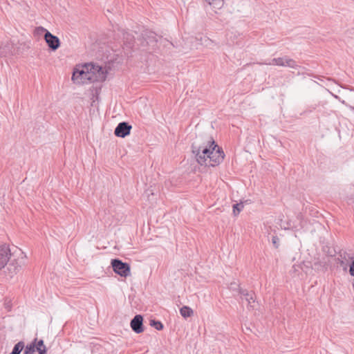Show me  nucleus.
I'll return each mask as SVG.
<instances>
[{"label": "nucleus", "mask_w": 354, "mask_h": 354, "mask_svg": "<svg viewBox=\"0 0 354 354\" xmlns=\"http://www.w3.org/2000/svg\"><path fill=\"white\" fill-rule=\"evenodd\" d=\"M200 148H196V145H192V152L195 156V158L201 165L215 167L223 162L224 159V152L222 148L216 144L212 139L208 142L207 145L203 149V156L200 155Z\"/></svg>", "instance_id": "obj_1"}, {"label": "nucleus", "mask_w": 354, "mask_h": 354, "mask_svg": "<svg viewBox=\"0 0 354 354\" xmlns=\"http://www.w3.org/2000/svg\"><path fill=\"white\" fill-rule=\"evenodd\" d=\"M88 64L82 66L80 68H75L73 75L72 80L76 84H87L93 82V78L92 77V72L89 71Z\"/></svg>", "instance_id": "obj_2"}, {"label": "nucleus", "mask_w": 354, "mask_h": 354, "mask_svg": "<svg viewBox=\"0 0 354 354\" xmlns=\"http://www.w3.org/2000/svg\"><path fill=\"white\" fill-rule=\"evenodd\" d=\"M142 42L141 45L142 46H148L149 50H155L157 47V35L149 30H145L142 32Z\"/></svg>", "instance_id": "obj_3"}, {"label": "nucleus", "mask_w": 354, "mask_h": 354, "mask_svg": "<svg viewBox=\"0 0 354 354\" xmlns=\"http://www.w3.org/2000/svg\"><path fill=\"white\" fill-rule=\"evenodd\" d=\"M111 266L113 271L118 275L127 277L131 274V268L129 263L123 262L119 259H114L111 260Z\"/></svg>", "instance_id": "obj_4"}, {"label": "nucleus", "mask_w": 354, "mask_h": 354, "mask_svg": "<svg viewBox=\"0 0 354 354\" xmlns=\"http://www.w3.org/2000/svg\"><path fill=\"white\" fill-rule=\"evenodd\" d=\"M88 66L89 67V70H97L95 73L92 72V77L93 78V82H103L106 78V71L104 69L98 65H95L93 64H88Z\"/></svg>", "instance_id": "obj_5"}, {"label": "nucleus", "mask_w": 354, "mask_h": 354, "mask_svg": "<svg viewBox=\"0 0 354 354\" xmlns=\"http://www.w3.org/2000/svg\"><path fill=\"white\" fill-rule=\"evenodd\" d=\"M44 40L46 42L48 48L53 50L55 51L60 46V40L59 39L50 33L49 31H46V33L44 35Z\"/></svg>", "instance_id": "obj_6"}, {"label": "nucleus", "mask_w": 354, "mask_h": 354, "mask_svg": "<svg viewBox=\"0 0 354 354\" xmlns=\"http://www.w3.org/2000/svg\"><path fill=\"white\" fill-rule=\"evenodd\" d=\"M132 127L126 122H120L115 127L114 133L117 137L125 138L131 133Z\"/></svg>", "instance_id": "obj_7"}, {"label": "nucleus", "mask_w": 354, "mask_h": 354, "mask_svg": "<svg viewBox=\"0 0 354 354\" xmlns=\"http://www.w3.org/2000/svg\"><path fill=\"white\" fill-rule=\"evenodd\" d=\"M237 293L243 297L248 303V308H254V304L255 303L256 296L253 291H248L246 289H243L241 287H238Z\"/></svg>", "instance_id": "obj_8"}, {"label": "nucleus", "mask_w": 354, "mask_h": 354, "mask_svg": "<svg viewBox=\"0 0 354 354\" xmlns=\"http://www.w3.org/2000/svg\"><path fill=\"white\" fill-rule=\"evenodd\" d=\"M10 255L9 246L6 244L0 245V270L7 264Z\"/></svg>", "instance_id": "obj_9"}, {"label": "nucleus", "mask_w": 354, "mask_h": 354, "mask_svg": "<svg viewBox=\"0 0 354 354\" xmlns=\"http://www.w3.org/2000/svg\"><path fill=\"white\" fill-rule=\"evenodd\" d=\"M132 330L136 333H141L144 331L143 326V317L141 315H136L131 321L130 323Z\"/></svg>", "instance_id": "obj_10"}, {"label": "nucleus", "mask_w": 354, "mask_h": 354, "mask_svg": "<svg viewBox=\"0 0 354 354\" xmlns=\"http://www.w3.org/2000/svg\"><path fill=\"white\" fill-rule=\"evenodd\" d=\"M122 35L124 41L127 45L129 46V48H131L134 41V37L131 33L124 30H122Z\"/></svg>", "instance_id": "obj_11"}, {"label": "nucleus", "mask_w": 354, "mask_h": 354, "mask_svg": "<svg viewBox=\"0 0 354 354\" xmlns=\"http://www.w3.org/2000/svg\"><path fill=\"white\" fill-rule=\"evenodd\" d=\"M328 263L326 261L318 260L313 263V268L317 271H325L327 270Z\"/></svg>", "instance_id": "obj_12"}, {"label": "nucleus", "mask_w": 354, "mask_h": 354, "mask_svg": "<svg viewBox=\"0 0 354 354\" xmlns=\"http://www.w3.org/2000/svg\"><path fill=\"white\" fill-rule=\"evenodd\" d=\"M180 313L184 318H188L193 315L194 312L190 307L187 306H183L180 308Z\"/></svg>", "instance_id": "obj_13"}, {"label": "nucleus", "mask_w": 354, "mask_h": 354, "mask_svg": "<svg viewBox=\"0 0 354 354\" xmlns=\"http://www.w3.org/2000/svg\"><path fill=\"white\" fill-rule=\"evenodd\" d=\"M287 57H288V56H284V57H278V58H274L272 59V62H270L268 64H274V65L280 66H286V60H285V59H287Z\"/></svg>", "instance_id": "obj_14"}, {"label": "nucleus", "mask_w": 354, "mask_h": 354, "mask_svg": "<svg viewBox=\"0 0 354 354\" xmlns=\"http://www.w3.org/2000/svg\"><path fill=\"white\" fill-rule=\"evenodd\" d=\"M36 342H37V339H35L34 341L31 344H28L25 348L24 354H34L35 351H37L36 347H35Z\"/></svg>", "instance_id": "obj_15"}, {"label": "nucleus", "mask_w": 354, "mask_h": 354, "mask_svg": "<svg viewBox=\"0 0 354 354\" xmlns=\"http://www.w3.org/2000/svg\"><path fill=\"white\" fill-rule=\"evenodd\" d=\"M24 342L22 341H20L15 345L12 352L10 354H20V353L24 349Z\"/></svg>", "instance_id": "obj_16"}, {"label": "nucleus", "mask_w": 354, "mask_h": 354, "mask_svg": "<svg viewBox=\"0 0 354 354\" xmlns=\"http://www.w3.org/2000/svg\"><path fill=\"white\" fill-rule=\"evenodd\" d=\"M150 325L158 330H162L164 327L161 322L155 319L150 320Z\"/></svg>", "instance_id": "obj_17"}, {"label": "nucleus", "mask_w": 354, "mask_h": 354, "mask_svg": "<svg viewBox=\"0 0 354 354\" xmlns=\"http://www.w3.org/2000/svg\"><path fill=\"white\" fill-rule=\"evenodd\" d=\"M286 66L290 67L291 68H297L299 65H297L296 61L294 59L290 58L289 57H287V59H286Z\"/></svg>", "instance_id": "obj_18"}, {"label": "nucleus", "mask_w": 354, "mask_h": 354, "mask_svg": "<svg viewBox=\"0 0 354 354\" xmlns=\"http://www.w3.org/2000/svg\"><path fill=\"white\" fill-rule=\"evenodd\" d=\"M233 214L234 216L238 215L243 208V203H236L233 205Z\"/></svg>", "instance_id": "obj_19"}, {"label": "nucleus", "mask_w": 354, "mask_h": 354, "mask_svg": "<svg viewBox=\"0 0 354 354\" xmlns=\"http://www.w3.org/2000/svg\"><path fill=\"white\" fill-rule=\"evenodd\" d=\"M272 243L275 248H278L279 246V239L277 236H273Z\"/></svg>", "instance_id": "obj_20"}, {"label": "nucleus", "mask_w": 354, "mask_h": 354, "mask_svg": "<svg viewBox=\"0 0 354 354\" xmlns=\"http://www.w3.org/2000/svg\"><path fill=\"white\" fill-rule=\"evenodd\" d=\"M35 345H36L35 347H36L37 351L39 350V348H44V346H46L44 345L43 339H39V341L37 340V342H35Z\"/></svg>", "instance_id": "obj_21"}, {"label": "nucleus", "mask_w": 354, "mask_h": 354, "mask_svg": "<svg viewBox=\"0 0 354 354\" xmlns=\"http://www.w3.org/2000/svg\"><path fill=\"white\" fill-rule=\"evenodd\" d=\"M352 262L350 265L349 273L352 277H354V257L351 258Z\"/></svg>", "instance_id": "obj_22"}, {"label": "nucleus", "mask_w": 354, "mask_h": 354, "mask_svg": "<svg viewBox=\"0 0 354 354\" xmlns=\"http://www.w3.org/2000/svg\"><path fill=\"white\" fill-rule=\"evenodd\" d=\"M35 31L37 34H41V33L45 34V33H46V31H48V30L42 26H39V27L36 28Z\"/></svg>", "instance_id": "obj_23"}, {"label": "nucleus", "mask_w": 354, "mask_h": 354, "mask_svg": "<svg viewBox=\"0 0 354 354\" xmlns=\"http://www.w3.org/2000/svg\"><path fill=\"white\" fill-rule=\"evenodd\" d=\"M209 4H215L216 6H221L222 0H205Z\"/></svg>", "instance_id": "obj_24"}, {"label": "nucleus", "mask_w": 354, "mask_h": 354, "mask_svg": "<svg viewBox=\"0 0 354 354\" xmlns=\"http://www.w3.org/2000/svg\"><path fill=\"white\" fill-rule=\"evenodd\" d=\"M238 287H240V286L239 284H237L236 283L233 282V283H230V289L233 291L237 292Z\"/></svg>", "instance_id": "obj_25"}, {"label": "nucleus", "mask_w": 354, "mask_h": 354, "mask_svg": "<svg viewBox=\"0 0 354 354\" xmlns=\"http://www.w3.org/2000/svg\"><path fill=\"white\" fill-rule=\"evenodd\" d=\"M38 351V354H46V352H47V350H46V346H44V348H39V350H37Z\"/></svg>", "instance_id": "obj_26"}, {"label": "nucleus", "mask_w": 354, "mask_h": 354, "mask_svg": "<svg viewBox=\"0 0 354 354\" xmlns=\"http://www.w3.org/2000/svg\"><path fill=\"white\" fill-rule=\"evenodd\" d=\"M196 148H200L201 149V150H200V155L201 156H203V150L202 149H204L206 147V145L205 146H203H203H196Z\"/></svg>", "instance_id": "obj_27"}, {"label": "nucleus", "mask_w": 354, "mask_h": 354, "mask_svg": "<svg viewBox=\"0 0 354 354\" xmlns=\"http://www.w3.org/2000/svg\"><path fill=\"white\" fill-rule=\"evenodd\" d=\"M336 261H337V263H339L341 266L344 265V261L342 259L337 258Z\"/></svg>", "instance_id": "obj_28"}, {"label": "nucleus", "mask_w": 354, "mask_h": 354, "mask_svg": "<svg viewBox=\"0 0 354 354\" xmlns=\"http://www.w3.org/2000/svg\"><path fill=\"white\" fill-rule=\"evenodd\" d=\"M89 71H91V72H94L93 73H95L97 72V70H96V69H95V70H93V69H92V70H89Z\"/></svg>", "instance_id": "obj_29"}]
</instances>
